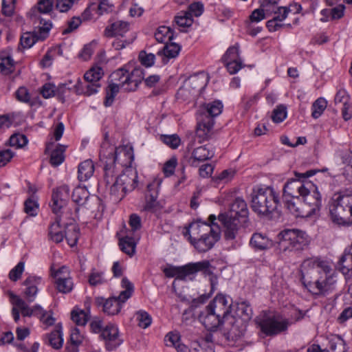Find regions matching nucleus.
<instances>
[{
	"label": "nucleus",
	"instance_id": "423d86ee",
	"mask_svg": "<svg viewBox=\"0 0 352 352\" xmlns=\"http://www.w3.org/2000/svg\"><path fill=\"white\" fill-rule=\"evenodd\" d=\"M223 109L220 101H214L204 104L200 107L197 113V126L196 135L201 140L207 139L214 126L213 118L219 116Z\"/></svg>",
	"mask_w": 352,
	"mask_h": 352
},
{
	"label": "nucleus",
	"instance_id": "c03bdc74",
	"mask_svg": "<svg viewBox=\"0 0 352 352\" xmlns=\"http://www.w3.org/2000/svg\"><path fill=\"white\" fill-rule=\"evenodd\" d=\"M180 46L175 43H166L163 50L159 51L157 54L164 56L167 58H173L178 56L180 52Z\"/></svg>",
	"mask_w": 352,
	"mask_h": 352
},
{
	"label": "nucleus",
	"instance_id": "338daca9",
	"mask_svg": "<svg viewBox=\"0 0 352 352\" xmlns=\"http://www.w3.org/2000/svg\"><path fill=\"white\" fill-rule=\"evenodd\" d=\"M16 0H2V13L6 16L13 14Z\"/></svg>",
	"mask_w": 352,
	"mask_h": 352
},
{
	"label": "nucleus",
	"instance_id": "f03ea898",
	"mask_svg": "<svg viewBox=\"0 0 352 352\" xmlns=\"http://www.w3.org/2000/svg\"><path fill=\"white\" fill-rule=\"evenodd\" d=\"M300 272L303 285L314 295L326 296L336 289V276L325 261L306 259L300 266Z\"/></svg>",
	"mask_w": 352,
	"mask_h": 352
},
{
	"label": "nucleus",
	"instance_id": "a19ab883",
	"mask_svg": "<svg viewBox=\"0 0 352 352\" xmlns=\"http://www.w3.org/2000/svg\"><path fill=\"white\" fill-rule=\"evenodd\" d=\"M0 72L3 75H9L14 68V63L11 56L6 53H2L0 56Z\"/></svg>",
	"mask_w": 352,
	"mask_h": 352
},
{
	"label": "nucleus",
	"instance_id": "8fccbe9b",
	"mask_svg": "<svg viewBox=\"0 0 352 352\" xmlns=\"http://www.w3.org/2000/svg\"><path fill=\"white\" fill-rule=\"evenodd\" d=\"M237 312L240 317L244 321H248L252 316V309L250 305L247 301H243L238 304Z\"/></svg>",
	"mask_w": 352,
	"mask_h": 352
},
{
	"label": "nucleus",
	"instance_id": "4d7b16f0",
	"mask_svg": "<svg viewBox=\"0 0 352 352\" xmlns=\"http://www.w3.org/2000/svg\"><path fill=\"white\" fill-rule=\"evenodd\" d=\"M329 344L331 352H344L345 342L340 336H333L330 339Z\"/></svg>",
	"mask_w": 352,
	"mask_h": 352
},
{
	"label": "nucleus",
	"instance_id": "0e129e2a",
	"mask_svg": "<svg viewBox=\"0 0 352 352\" xmlns=\"http://www.w3.org/2000/svg\"><path fill=\"white\" fill-rule=\"evenodd\" d=\"M114 6L109 0H100L99 4L96 8V13L98 15L109 14L113 10Z\"/></svg>",
	"mask_w": 352,
	"mask_h": 352
},
{
	"label": "nucleus",
	"instance_id": "052dcab7",
	"mask_svg": "<svg viewBox=\"0 0 352 352\" xmlns=\"http://www.w3.org/2000/svg\"><path fill=\"white\" fill-rule=\"evenodd\" d=\"M135 316L140 327L146 329L151 325L152 318L146 311L143 310L138 311L136 312Z\"/></svg>",
	"mask_w": 352,
	"mask_h": 352
},
{
	"label": "nucleus",
	"instance_id": "09e8293b",
	"mask_svg": "<svg viewBox=\"0 0 352 352\" xmlns=\"http://www.w3.org/2000/svg\"><path fill=\"white\" fill-rule=\"evenodd\" d=\"M48 343L55 349L62 347L63 339L62 338V332L60 329H57L48 336Z\"/></svg>",
	"mask_w": 352,
	"mask_h": 352
},
{
	"label": "nucleus",
	"instance_id": "a878e982",
	"mask_svg": "<svg viewBox=\"0 0 352 352\" xmlns=\"http://www.w3.org/2000/svg\"><path fill=\"white\" fill-rule=\"evenodd\" d=\"M285 205L287 209L295 217H306V211L300 197H284Z\"/></svg>",
	"mask_w": 352,
	"mask_h": 352
},
{
	"label": "nucleus",
	"instance_id": "9b49d317",
	"mask_svg": "<svg viewBox=\"0 0 352 352\" xmlns=\"http://www.w3.org/2000/svg\"><path fill=\"white\" fill-rule=\"evenodd\" d=\"M39 29L33 32L23 33L21 36L20 44L23 48L31 47L37 41H43L48 35L49 31L52 27L50 20L41 18L40 19Z\"/></svg>",
	"mask_w": 352,
	"mask_h": 352
},
{
	"label": "nucleus",
	"instance_id": "4c0bfd02",
	"mask_svg": "<svg viewBox=\"0 0 352 352\" xmlns=\"http://www.w3.org/2000/svg\"><path fill=\"white\" fill-rule=\"evenodd\" d=\"M119 245L120 250L125 254L131 256L135 254L136 242L133 237L126 235L120 238Z\"/></svg>",
	"mask_w": 352,
	"mask_h": 352
},
{
	"label": "nucleus",
	"instance_id": "864d4df0",
	"mask_svg": "<svg viewBox=\"0 0 352 352\" xmlns=\"http://www.w3.org/2000/svg\"><path fill=\"white\" fill-rule=\"evenodd\" d=\"M175 22L180 28H188L192 24L193 19L186 12L182 11L175 16Z\"/></svg>",
	"mask_w": 352,
	"mask_h": 352
},
{
	"label": "nucleus",
	"instance_id": "7c9ffc66",
	"mask_svg": "<svg viewBox=\"0 0 352 352\" xmlns=\"http://www.w3.org/2000/svg\"><path fill=\"white\" fill-rule=\"evenodd\" d=\"M250 245L252 248L258 250L270 249L273 246V242L265 234L254 233L250 239Z\"/></svg>",
	"mask_w": 352,
	"mask_h": 352
},
{
	"label": "nucleus",
	"instance_id": "2eb2a0df",
	"mask_svg": "<svg viewBox=\"0 0 352 352\" xmlns=\"http://www.w3.org/2000/svg\"><path fill=\"white\" fill-rule=\"evenodd\" d=\"M52 275L56 278V288L60 292L67 294L72 290L74 283L67 267L62 266L56 271L52 270Z\"/></svg>",
	"mask_w": 352,
	"mask_h": 352
},
{
	"label": "nucleus",
	"instance_id": "6ab92c4d",
	"mask_svg": "<svg viewBox=\"0 0 352 352\" xmlns=\"http://www.w3.org/2000/svg\"><path fill=\"white\" fill-rule=\"evenodd\" d=\"M226 68L230 74L237 73L243 67L239 57V49L238 45H234L228 49L223 57Z\"/></svg>",
	"mask_w": 352,
	"mask_h": 352
},
{
	"label": "nucleus",
	"instance_id": "a211bd4d",
	"mask_svg": "<svg viewBox=\"0 0 352 352\" xmlns=\"http://www.w3.org/2000/svg\"><path fill=\"white\" fill-rule=\"evenodd\" d=\"M100 336L104 340L106 348L109 351L115 349L122 342L118 327L113 324L106 325L103 328Z\"/></svg>",
	"mask_w": 352,
	"mask_h": 352
},
{
	"label": "nucleus",
	"instance_id": "b1692460",
	"mask_svg": "<svg viewBox=\"0 0 352 352\" xmlns=\"http://www.w3.org/2000/svg\"><path fill=\"white\" fill-rule=\"evenodd\" d=\"M41 282V278L37 276H29L23 282L25 287L24 290V298L29 302H32L36 298L38 293V286Z\"/></svg>",
	"mask_w": 352,
	"mask_h": 352
},
{
	"label": "nucleus",
	"instance_id": "37998d69",
	"mask_svg": "<svg viewBox=\"0 0 352 352\" xmlns=\"http://www.w3.org/2000/svg\"><path fill=\"white\" fill-rule=\"evenodd\" d=\"M65 148V146L58 144L56 148L52 151L50 156V163L53 166H58L63 162Z\"/></svg>",
	"mask_w": 352,
	"mask_h": 352
},
{
	"label": "nucleus",
	"instance_id": "7ed1b4c3",
	"mask_svg": "<svg viewBox=\"0 0 352 352\" xmlns=\"http://www.w3.org/2000/svg\"><path fill=\"white\" fill-rule=\"evenodd\" d=\"M69 197V188L67 185H63L53 191L52 196L51 208L56 214L54 222L52 223L49 228V236L51 240L58 243L63 241L65 232L60 228L61 210L67 206Z\"/></svg>",
	"mask_w": 352,
	"mask_h": 352
},
{
	"label": "nucleus",
	"instance_id": "f704fd0d",
	"mask_svg": "<svg viewBox=\"0 0 352 352\" xmlns=\"http://www.w3.org/2000/svg\"><path fill=\"white\" fill-rule=\"evenodd\" d=\"M144 72L142 68H135L131 73L128 72L129 87H126V91H134L144 79Z\"/></svg>",
	"mask_w": 352,
	"mask_h": 352
},
{
	"label": "nucleus",
	"instance_id": "1a4fd4ad",
	"mask_svg": "<svg viewBox=\"0 0 352 352\" xmlns=\"http://www.w3.org/2000/svg\"><path fill=\"white\" fill-rule=\"evenodd\" d=\"M317 170H309L305 173L294 172L296 178L287 181L283 188V197H300L308 188L313 187V184L307 179L314 176Z\"/></svg>",
	"mask_w": 352,
	"mask_h": 352
},
{
	"label": "nucleus",
	"instance_id": "13d9d810",
	"mask_svg": "<svg viewBox=\"0 0 352 352\" xmlns=\"http://www.w3.org/2000/svg\"><path fill=\"white\" fill-rule=\"evenodd\" d=\"M327 102L322 98L317 99L312 105L311 116L314 118H319L327 107Z\"/></svg>",
	"mask_w": 352,
	"mask_h": 352
},
{
	"label": "nucleus",
	"instance_id": "e433bc0d",
	"mask_svg": "<svg viewBox=\"0 0 352 352\" xmlns=\"http://www.w3.org/2000/svg\"><path fill=\"white\" fill-rule=\"evenodd\" d=\"M64 238L66 239L69 246L74 247L79 237V228L75 223H68L65 228Z\"/></svg>",
	"mask_w": 352,
	"mask_h": 352
},
{
	"label": "nucleus",
	"instance_id": "f8f14e48",
	"mask_svg": "<svg viewBox=\"0 0 352 352\" xmlns=\"http://www.w3.org/2000/svg\"><path fill=\"white\" fill-rule=\"evenodd\" d=\"M301 195L302 205L306 211V217L318 215L322 206L321 195L317 188L313 184V187L308 188L307 192Z\"/></svg>",
	"mask_w": 352,
	"mask_h": 352
},
{
	"label": "nucleus",
	"instance_id": "39448f33",
	"mask_svg": "<svg viewBox=\"0 0 352 352\" xmlns=\"http://www.w3.org/2000/svg\"><path fill=\"white\" fill-rule=\"evenodd\" d=\"M329 207L330 217L334 223L340 225L349 223L352 217V192L350 194L335 193Z\"/></svg>",
	"mask_w": 352,
	"mask_h": 352
},
{
	"label": "nucleus",
	"instance_id": "58836bf2",
	"mask_svg": "<svg viewBox=\"0 0 352 352\" xmlns=\"http://www.w3.org/2000/svg\"><path fill=\"white\" fill-rule=\"evenodd\" d=\"M192 82H197L196 81L192 80ZM191 82L184 81V83L182 87L179 88L177 93L178 98H181L184 100H190L195 98L199 95L197 91H193L192 87H190Z\"/></svg>",
	"mask_w": 352,
	"mask_h": 352
},
{
	"label": "nucleus",
	"instance_id": "774afa93",
	"mask_svg": "<svg viewBox=\"0 0 352 352\" xmlns=\"http://www.w3.org/2000/svg\"><path fill=\"white\" fill-rule=\"evenodd\" d=\"M139 59L141 63L146 67H151L155 59V56L153 54H146L145 52H140L139 54Z\"/></svg>",
	"mask_w": 352,
	"mask_h": 352
},
{
	"label": "nucleus",
	"instance_id": "0eeeda50",
	"mask_svg": "<svg viewBox=\"0 0 352 352\" xmlns=\"http://www.w3.org/2000/svg\"><path fill=\"white\" fill-rule=\"evenodd\" d=\"M278 248L282 252H292L302 250L309 243V237L299 230H285L278 235Z\"/></svg>",
	"mask_w": 352,
	"mask_h": 352
},
{
	"label": "nucleus",
	"instance_id": "bb28decb",
	"mask_svg": "<svg viewBox=\"0 0 352 352\" xmlns=\"http://www.w3.org/2000/svg\"><path fill=\"white\" fill-rule=\"evenodd\" d=\"M129 30V23L124 21H117L106 27L104 35L107 37L120 36L124 38Z\"/></svg>",
	"mask_w": 352,
	"mask_h": 352
},
{
	"label": "nucleus",
	"instance_id": "a18cd8bd",
	"mask_svg": "<svg viewBox=\"0 0 352 352\" xmlns=\"http://www.w3.org/2000/svg\"><path fill=\"white\" fill-rule=\"evenodd\" d=\"M72 320L77 325L85 326L90 318V314L88 311L81 309H74L72 311Z\"/></svg>",
	"mask_w": 352,
	"mask_h": 352
},
{
	"label": "nucleus",
	"instance_id": "c9c22d12",
	"mask_svg": "<svg viewBox=\"0 0 352 352\" xmlns=\"http://www.w3.org/2000/svg\"><path fill=\"white\" fill-rule=\"evenodd\" d=\"M168 346H173L177 352H190V349L180 342V336L178 333H168L165 338Z\"/></svg>",
	"mask_w": 352,
	"mask_h": 352
},
{
	"label": "nucleus",
	"instance_id": "dca6fc26",
	"mask_svg": "<svg viewBox=\"0 0 352 352\" xmlns=\"http://www.w3.org/2000/svg\"><path fill=\"white\" fill-rule=\"evenodd\" d=\"M128 163L125 165L126 167L122 170V173L118 176H115V179L118 180V182L120 184L122 190H126L131 192L138 185V173L136 170Z\"/></svg>",
	"mask_w": 352,
	"mask_h": 352
},
{
	"label": "nucleus",
	"instance_id": "e2e57ef3",
	"mask_svg": "<svg viewBox=\"0 0 352 352\" xmlns=\"http://www.w3.org/2000/svg\"><path fill=\"white\" fill-rule=\"evenodd\" d=\"M160 139L165 144L174 149L177 148L181 143V140L177 134L162 135Z\"/></svg>",
	"mask_w": 352,
	"mask_h": 352
},
{
	"label": "nucleus",
	"instance_id": "f257e3e1",
	"mask_svg": "<svg viewBox=\"0 0 352 352\" xmlns=\"http://www.w3.org/2000/svg\"><path fill=\"white\" fill-rule=\"evenodd\" d=\"M101 144L100 160L104 166V179L107 184L111 185L110 193L116 200H121L128 192L122 190L120 184L115 179L118 172L133 160L131 153L124 148H116L109 143L108 134Z\"/></svg>",
	"mask_w": 352,
	"mask_h": 352
},
{
	"label": "nucleus",
	"instance_id": "680f3d73",
	"mask_svg": "<svg viewBox=\"0 0 352 352\" xmlns=\"http://www.w3.org/2000/svg\"><path fill=\"white\" fill-rule=\"evenodd\" d=\"M10 145L16 148H23L28 144L27 137L21 133H14L10 138Z\"/></svg>",
	"mask_w": 352,
	"mask_h": 352
},
{
	"label": "nucleus",
	"instance_id": "6e6552de",
	"mask_svg": "<svg viewBox=\"0 0 352 352\" xmlns=\"http://www.w3.org/2000/svg\"><path fill=\"white\" fill-rule=\"evenodd\" d=\"M121 285L124 289L120 293L118 297H111L107 300L102 297L96 298V305H102L103 311L108 315L118 314L122 309V304L125 302L133 293L134 286L127 278H122Z\"/></svg>",
	"mask_w": 352,
	"mask_h": 352
},
{
	"label": "nucleus",
	"instance_id": "603ef678",
	"mask_svg": "<svg viewBox=\"0 0 352 352\" xmlns=\"http://www.w3.org/2000/svg\"><path fill=\"white\" fill-rule=\"evenodd\" d=\"M157 194L156 192L146 195V201L144 210L146 211L154 212L157 210L159 203L157 201Z\"/></svg>",
	"mask_w": 352,
	"mask_h": 352
},
{
	"label": "nucleus",
	"instance_id": "4be33fe9",
	"mask_svg": "<svg viewBox=\"0 0 352 352\" xmlns=\"http://www.w3.org/2000/svg\"><path fill=\"white\" fill-rule=\"evenodd\" d=\"M72 199L79 206L85 207L90 210L92 208L90 202H99V199L96 197H90L89 191L84 187H76L72 195Z\"/></svg>",
	"mask_w": 352,
	"mask_h": 352
},
{
	"label": "nucleus",
	"instance_id": "5fc2aeb1",
	"mask_svg": "<svg viewBox=\"0 0 352 352\" xmlns=\"http://www.w3.org/2000/svg\"><path fill=\"white\" fill-rule=\"evenodd\" d=\"M102 75L103 72L100 67H93L85 74L84 80L91 82H98Z\"/></svg>",
	"mask_w": 352,
	"mask_h": 352
},
{
	"label": "nucleus",
	"instance_id": "bf43d9fd",
	"mask_svg": "<svg viewBox=\"0 0 352 352\" xmlns=\"http://www.w3.org/2000/svg\"><path fill=\"white\" fill-rule=\"evenodd\" d=\"M14 305L21 310L23 316H32V307H30L24 300L17 296H14Z\"/></svg>",
	"mask_w": 352,
	"mask_h": 352
},
{
	"label": "nucleus",
	"instance_id": "cd10ccee",
	"mask_svg": "<svg viewBox=\"0 0 352 352\" xmlns=\"http://www.w3.org/2000/svg\"><path fill=\"white\" fill-rule=\"evenodd\" d=\"M274 14H277L272 19L267 22V28L270 32H275L284 25L279 23L278 21H283L285 19L288 14L287 7H277V10H273Z\"/></svg>",
	"mask_w": 352,
	"mask_h": 352
},
{
	"label": "nucleus",
	"instance_id": "4468645a",
	"mask_svg": "<svg viewBox=\"0 0 352 352\" xmlns=\"http://www.w3.org/2000/svg\"><path fill=\"white\" fill-rule=\"evenodd\" d=\"M218 219L223 225V237L228 241H236L240 228L247 223L226 214H220Z\"/></svg>",
	"mask_w": 352,
	"mask_h": 352
},
{
	"label": "nucleus",
	"instance_id": "393cba45",
	"mask_svg": "<svg viewBox=\"0 0 352 352\" xmlns=\"http://www.w3.org/2000/svg\"><path fill=\"white\" fill-rule=\"evenodd\" d=\"M230 215L241 219L242 221H248L249 210L245 200L241 197H236L230 206Z\"/></svg>",
	"mask_w": 352,
	"mask_h": 352
},
{
	"label": "nucleus",
	"instance_id": "f3484780",
	"mask_svg": "<svg viewBox=\"0 0 352 352\" xmlns=\"http://www.w3.org/2000/svg\"><path fill=\"white\" fill-rule=\"evenodd\" d=\"M207 307L210 311H214L219 317L225 319L231 312L232 302L229 297L219 294Z\"/></svg>",
	"mask_w": 352,
	"mask_h": 352
},
{
	"label": "nucleus",
	"instance_id": "6e6d98bb",
	"mask_svg": "<svg viewBox=\"0 0 352 352\" xmlns=\"http://www.w3.org/2000/svg\"><path fill=\"white\" fill-rule=\"evenodd\" d=\"M287 107L284 104H280L272 111V120L275 123L282 122L287 118Z\"/></svg>",
	"mask_w": 352,
	"mask_h": 352
},
{
	"label": "nucleus",
	"instance_id": "de8ad7c7",
	"mask_svg": "<svg viewBox=\"0 0 352 352\" xmlns=\"http://www.w3.org/2000/svg\"><path fill=\"white\" fill-rule=\"evenodd\" d=\"M107 281L104 273L101 271H98L96 269H93L89 276L88 282L91 286H97L102 285Z\"/></svg>",
	"mask_w": 352,
	"mask_h": 352
},
{
	"label": "nucleus",
	"instance_id": "c85d7f7f",
	"mask_svg": "<svg viewBox=\"0 0 352 352\" xmlns=\"http://www.w3.org/2000/svg\"><path fill=\"white\" fill-rule=\"evenodd\" d=\"M192 80L196 81L197 82H192L190 84V87H192L193 91H197L199 94L206 87L208 81L209 77L205 72H199L190 76L186 82H192Z\"/></svg>",
	"mask_w": 352,
	"mask_h": 352
},
{
	"label": "nucleus",
	"instance_id": "5701e85b",
	"mask_svg": "<svg viewBox=\"0 0 352 352\" xmlns=\"http://www.w3.org/2000/svg\"><path fill=\"white\" fill-rule=\"evenodd\" d=\"M210 267V262L208 261H202L197 263H190L180 267V275L179 280H185L189 278L190 280L192 279L194 275H195L199 271H207Z\"/></svg>",
	"mask_w": 352,
	"mask_h": 352
},
{
	"label": "nucleus",
	"instance_id": "412c9836",
	"mask_svg": "<svg viewBox=\"0 0 352 352\" xmlns=\"http://www.w3.org/2000/svg\"><path fill=\"white\" fill-rule=\"evenodd\" d=\"M199 319L206 329L210 331H216L224 320L222 317H219L215 312L210 311L208 307L199 314Z\"/></svg>",
	"mask_w": 352,
	"mask_h": 352
},
{
	"label": "nucleus",
	"instance_id": "aec40b11",
	"mask_svg": "<svg viewBox=\"0 0 352 352\" xmlns=\"http://www.w3.org/2000/svg\"><path fill=\"white\" fill-rule=\"evenodd\" d=\"M220 239V230L218 226L213 230L212 233L206 234L197 239L191 244L199 252H206L213 248L215 243Z\"/></svg>",
	"mask_w": 352,
	"mask_h": 352
},
{
	"label": "nucleus",
	"instance_id": "79ce46f5",
	"mask_svg": "<svg viewBox=\"0 0 352 352\" xmlns=\"http://www.w3.org/2000/svg\"><path fill=\"white\" fill-rule=\"evenodd\" d=\"M173 31L169 27L164 25L159 27L155 33V38L159 43H166L173 40Z\"/></svg>",
	"mask_w": 352,
	"mask_h": 352
},
{
	"label": "nucleus",
	"instance_id": "69168bd1",
	"mask_svg": "<svg viewBox=\"0 0 352 352\" xmlns=\"http://www.w3.org/2000/svg\"><path fill=\"white\" fill-rule=\"evenodd\" d=\"M177 164V160L176 157H171L166 161L163 167V173L166 177H170L173 175L176 166Z\"/></svg>",
	"mask_w": 352,
	"mask_h": 352
},
{
	"label": "nucleus",
	"instance_id": "72a5a7b5",
	"mask_svg": "<svg viewBox=\"0 0 352 352\" xmlns=\"http://www.w3.org/2000/svg\"><path fill=\"white\" fill-rule=\"evenodd\" d=\"M94 173V165L92 160H85L78 166V178L80 182H86L92 177Z\"/></svg>",
	"mask_w": 352,
	"mask_h": 352
},
{
	"label": "nucleus",
	"instance_id": "9d476101",
	"mask_svg": "<svg viewBox=\"0 0 352 352\" xmlns=\"http://www.w3.org/2000/svg\"><path fill=\"white\" fill-rule=\"evenodd\" d=\"M261 331L267 336L277 335L287 329L289 322L280 316L264 314L257 319Z\"/></svg>",
	"mask_w": 352,
	"mask_h": 352
},
{
	"label": "nucleus",
	"instance_id": "2f4dec72",
	"mask_svg": "<svg viewBox=\"0 0 352 352\" xmlns=\"http://www.w3.org/2000/svg\"><path fill=\"white\" fill-rule=\"evenodd\" d=\"M32 316L37 317L47 327L53 325L55 322V318L52 316V311H45L39 305L32 307Z\"/></svg>",
	"mask_w": 352,
	"mask_h": 352
},
{
	"label": "nucleus",
	"instance_id": "ddd939ff",
	"mask_svg": "<svg viewBox=\"0 0 352 352\" xmlns=\"http://www.w3.org/2000/svg\"><path fill=\"white\" fill-rule=\"evenodd\" d=\"M215 219V216L211 214L209 217L211 224L201 221L192 222L189 224L188 227L186 228L184 236H188V240L191 243L199 237H203V236L206 234L212 233L213 230L216 229V226L213 222Z\"/></svg>",
	"mask_w": 352,
	"mask_h": 352
},
{
	"label": "nucleus",
	"instance_id": "ea45409f",
	"mask_svg": "<svg viewBox=\"0 0 352 352\" xmlns=\"http://www.w3.org/2000/svg\"><path fill=\"white\" fill-rule=\"evenodd\" d=\"M84 339L83 336L80 333V330L74 328L70 334L71 344L66 346L67 352H78V346L82 344Z\"/></svg>",
	"mask_w": 352,
	"mask_h": 352
},
{
	"label": "nucleus",
	"instance_id": "c756f323",
	"mask_svg": "<svg viewBox=\"0 0 352 352\" xmlns=\"http://www.w3.org/2000/svg\"><path fill=\"white\" fill-rule=\"evenodd\" d=\"M214 155L213 147L210 144H206L195 148L192 152V157L194 161L202 162L211 159Z\"/></svg>",
	"mask_w": 352,
	"mask_h": 352
},
{
	"label": "nucleus",
	"instance_id": "49530a36",
	"mask_svg": "<svg viewBox=\"0 0 352 352\" xmlns=\"http://www.w3.org/2000/svg\"><path fill=\"white\" fill-rule=\"evenodd\" d=\"M120 89H121L120 86L110 81L109 85L106 89V97L104 101V106L110 107L113 104L115 96L119 92Z\"/></svg>",
	"mask_w": 352,
	"mask_h": 352
},
{
	"label": "nucleus",
	"instance_id": "3c124183",
	"mask_svg": "<svg viewBox=\"0 0 352 352\" xmlns=\"http://www.w3.org/2000/svg\"><path fill=\"white\" fill-rule=\"evenodd\" d=\"M38 209V204L37 203L35 196H30L24 203V211L30 216H36Z\"/></svg>",
	"mask_w": 352,
	"mask_h": 352
},
{
	"label": "nucleus",
	"instance_id": "473e14b6",
	"mask_svg": "<svg viewBox=\"0 0 352 352\" xmlns=\"http://www.w3.org/2000/svg\"><path fill=\"white\" fill-rule=\"evenodd\" d=\"M111 81L120 86L122 89L126 91V87H129L128 71L120 68L113 72L110 76Z\"/></svg>",
	"mask_w": 352,
	"mask_h": 352
},
{
	"label": "nucleus",
	"instance_id": "20e7f679",
	"mask_svg": "<svg viewBox=\"0 0 352 352\" xmlns=\"http://www.w3.org/2000/svg\"><path fill=\"white\" fill-rule=\"evenodd\" d=\"M278 204V196L272 188H261L252 194L251 208L259 216L270 218Z\"/></svg>",
	"mask_w": 352,
	"mask_h": 352
}]
</instances>
